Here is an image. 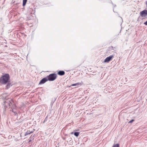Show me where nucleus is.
Returning a JSON list of instances; mask_svg holds the SVG:
<instances>
[{
  "instance_id": "15",
  "label": "nucleus",
  "mask_w": 147,
  "mask_h": 147,
  "mask_svg": "<svg viewBox=\"0 0 147 147\" xmlns=\"http://www.w3.org/2000/svg\"><path fill=\"white\" fill-rule=\"evenodd\" d=\"M119 144H114L113 147H119Z\"/></svg>"
},
{
  "instance_id": "16",
  "label": "nucleus",
  "mask_w": 147,
  "mask_h": 147,
  "mask_svg": "<svg viewBox=\"0 0 147 147\" xmlns=\"http://www.w3.org/2000/svg\"><path fill=\"white\" fill-rule=\"evenodd\" d=\"M111 3L113 5V11L114 12H115L114 11V8L115 7H116V5H113V3H112V2H111Z\"/></svg>"
},
{
  "instance_id": "14",
  "label": "nucleus",
  "mask_w": 147,
  "mask_h": 147,
  "mask_svg": "<svg viewBox=\"0 0 147 147\" xmlns=\"http://www.w3.org/2000/svg\"><path fill=\"white\" fill-rule=\"evenodd\" d=\"M27 1V0H23L22 4L23 6H24L26 5Z\"/></svg>"
},
{
  "instance_id": "22",
  "label": "nucleus",
  "mask_w": 147,
  "mask_h": 147,
  "mask_svg": "<svg viewBox=\"0 0 147 147\" xmlns=\"http://www.w3.org/2000/svg\"><path fill=\"white\" fill-rule=\"evenodd\" d=\"M144 24L145 25H147V20L144 23Z\"/></svg>"
},
{
  "instance_id": "3",
  "label": "nucleus",
  "mask_w": 147,
  "mask_h": 147,
  "mask_svg": "<svg viewBox=\"0 0 147 147\" xmlns=\"http://www.w3.org/2000/svg\"><path fill=\"white\" fill-rule=\"evenodd\" d=\"M114 55H112L109 56V57H107L105 60L104 62L108 63L111 61L112 59L114 57Z\"/></svg>"
},
{
  "instance_id": "26",
  "label": "nucleus",
  "mask_w": 147,
  "mask_h": 147,
  "mask_svg": "<svg viewBox=\"0 0 147 147\" xmlns=\"http://www.w3.org/2000/svg\"><path fill=\"white\" fill-rule=\"evenodd\" d=\"M52 103H51V104L52 105Z\"/></svg>"
},
{
  "instance_id": "2",
  "label": "nucleus",
  "mask_w": 147,
  "mask_h": 147,
  "mask_svg": "<svg viewBox=\"0 0 147 147\" xmlns=\"http://www.w3.org/2000/svg\"><path fill=\"white\" fill-rule=\"evenodd\" d=\"M57 77V74L55 73L51 74L47 76L48 80L49 81H54L56 78Z\"/></svg>"
},
{
  "instance_id": "5",
  "label": "nucleus",
  "mask_w": 147,
  "mask_h": 147,
  "mask_svg": "<svg viewBox=\"0 0 147 147\" xmlns=\"http://www.w3.org/2000/svg\"><path fill=\"white\" fill-rule=\"evenodd\" d=\"M140 16L142 17H145L147 16V10H144L141 12Z\"/></svg>"
},
{
  "instance_id": "12",
  "label": "nucleus",
  "mask_w": 147,
  "mask_h": 147,
  "mask_svg": "<svg viewBox=\"0 0 147 147\" xmlns=\"http://www.w3.org/2000/svg\"><path fill=\"white\" fill-rule=\"evenodd\" d=\"M32 9L30 8L28 9V13L31 14L32 13Z\"/></svg>"
},
{
  "instance_id": "9",
  "label": "nucleus",
  "mask_w": 147,
  "mask_h": 147,
  "mask_svg": "<svg viewBox=\"0 0 147 147\" xmlns=\"http://www.w3.org/2000/svg\"><path fill=\"white\" fill-rule=\"evenodd\" d=\"M10 111H11L13 113L14 115H16L17 113L16 112V110L15 109L13 108L12 109L11 108V110H10Z\"/></svg>"
},
{
  "instance_id": "23",
  "label": "nucleus",
  "mask_w": 147,
  "mask_h": 147,
  "mask_svg": "<svg viewBox=\"0 0 147 147\" xmlns=\"http://www.w3.org/2000/svg\"><path fill=\"white\" fill-rule=\"evenodd\" d=\"M146 6L147 7V1L146 2Z\"/></svg>"
},
{
  "instance_id": "21",
  "label": "nucleus",
  "mask_w": 147,
  "mask_h": 147,
  "mask_svg": "<svg viewBox=\"0 0 147 147\" xmlns=\"http://www.w3.org/2000/svg\"><path fill=\"white\" fill-rule=\"evenodd\" d=\"M34 135L33 136H32V135H31V136H30V138H31V139H32V138H33V139H32V140H33L34 139V138H33L34 137Z\"/></svg>"
},
{
  "instance_id": "13",
  "label": "nucleus",
  "mask_w": 147,
  "mask_h": 147,
  "mask_svg": "<svg viewBox=\"0 0 147 147\" xmlns=\"http://www.w3.org/2000/svg\"><path fill=\"white\" fill-rule=\"evenodd\" d=\"M80 132H75L74 133V135L76 137H78L79 134Z\"/></svg>"
},
{
  "instance_id": "18",
  "label": "nucleus",
  "mask_w": 147,
  "mask_h": 147,
  "mask_svg": "<svg viewBox=\"0 0 147 147\" xmlns=\"http://www.w3.org/2000/svg\"><path fill=\"white\" fill-rule=\"evenodd\" d=\"M32 141V139L30 138H29L28 139V143H30V142H31Z\"/></svg>"
},
{
  "instance_id": "1",
  "label": "nucleus",
  "mask_w": 147,
  "mask_h": 147,
  "mask_svg": "<svg viewBox=\"0 0 147 147\" xmlns=\"http://www.w3.org/2000/svg\"><path fill=\"white\" fill-rule=\"evenodd\" d=\"M9 78L8 74H5L0 78V83L1 84H5L8 82Z\"/></svg>"
},
{
  "instance_id": "17",
  "label": "nucleus",
  "mask_w": 147,
  "mask_h": 147,
  "mask_svg": "<svg viewBox=\"0 0 147 147\" xmlns=\"http://www.w3.org/2000/svg\"><path fill=\"white\" fill-rule=\"evenodd\" d=\"M7 102L8 103V104H9V106L11 107V105H12L11 102L10 101H9V102Z\"/></svg>"
},
{
  "instance_id": "24",
  "label": "nucleus",
  "mask_w": 147,
  "mask_h": 147,
  "mask_svg": "<svg viewBox=\"0 0 147 147\" xmlns=\"http://www.w3.org/2000/svg\"><path fill=\"white\" fill-rule=\"evenodd\" d=\"M5 102H6V101H5V102H4V103H5Z\"/></svg>"
},
{
  "instance_id": "7",
  "label": "nucleus",
  "mask_w": 147,
  "mask_h": 147,
  "mask_svg": "<svg viewBox=\"0 0 147 147\" xmlns=\"http://www.w3.org/2000/svg\"><path fill=\"white\" fill-rule=\"evenodd\" d=\"M65 74V72L63 71H59L58 72V74L60 76H63Z\"/></svg>"
},
{
  "instance_id": "4",
  "label": "nucleus",
  "mask_w": 147,
  "mask_h": 147,
  "mask_svg": "<svg viewBox=\"0 0 147 147\" xmlns=\"http://www.w3.org/2000/svg\"><path fill=\"white\" fill-rule=\"evenodd\" d=\"M48 81V80L47 77L43 78L40 81L39 83V84H44L46 82Z\"/></svg>"
},
{
  "instance_id": "19",
  "label": "nucleus",
  "mask_w": 147,
  "mask_h": 147,
  "mask_svg": "<svg viewBox=\"0 0 147 147\" xmlns=\"http://www.w3.org/2000/svg\"><path fill=\"white\" fill-rule=\"evenodd\" d=\"M134 121V119H132L131 120V121H130L129 122V123H132L133 121Z\"/></svg>"
},
{
  "instance_id": "20",
  "label": "nucleus",
  "mask_w": 147,
  "mask_h": 147,
  "mask_svg": "<svg viewBox=\"0 0 147 147\" xmlns=\"http://www.w3.org/2000/svg\"><path fill=\"white\" fill-rule=\"evenodd\" d=\"M48 117L47 116L46 118L45 119L44 121V123L46 121H47V118Z\"/></svg>"
},
{
  "instance_id": "25",
  "label": "nucleus",
  "mask_w": 147,
  "mask_h": 147,
  "mask_svg": "<svg viewBox=\"0 0 147 147\" xmlns=\"http://www.w3.org/2000/svg\"><path fill=\"white\" fill-rule=\"evenodd\" d=\"M73 132H72L71 133V134H73Z\"/></svg>"
},
{
  "instance_id": "10",
  "label": "nucleus",
  "mask_w": 147,
  "mask_h": 147,
  "mask_svg": "<svg viewBox=\"0 0 147 147\" xmlns=\"http://www.w3.org/2000/svg\"><path fill=\"white\" fill-rule=\"evenodd\" d=\"M108 50L109 51H111L112 52H113L115 51L113 49V47L112 46H110L109 47Z\"/></svg>"
},
{
  "instance_id": "6",
  "label": "nucleus",
  "mask_w": 147,
  "mask_h": 147,
  "mask_svg": "<svg viewBox=\"0 0 147 147\" xmlns=\"http://www.w3.org/2000/svg\"><path fill=\"white\" fill-rule=\"evenodd\" d=\"M82 84V83L78 82V83H76V84H71V85L70 86H76V87H78V86H81Z\"/></svg>"
},
{
  "instance_id": "11",
  "label": "nucleus",
  "mask_w": 147,
  "mask_h": 147,
  "mask_svg": "<svg viewBox=\"0 0 147 147\" xmlns=\"http://www.w3.org/2000/svg\"><path fill=\"white\" fill-rule=\"evenodd\" d=\"M11 86H12V85H11V84L9 82L7 84L6 86V88L7 89H8Z\"/></svg>"
},
{
  "instance_id": "8",
  "label": "nucleus",
  "mask_w": 147,
  "mask_h": 147,
  "mask_svg": "<svg viewBox=\"0 0 147 147\" xmlns=\"http://www.w3.org/2000/svg\"><path fill=\"white\" fill-rule=\"evenodd\" d=\"M34 131V129L33 130V131H27V132H26L25 134H24V136H26L28 134H32V133Z\"/></svg>"
}]
</instances>
